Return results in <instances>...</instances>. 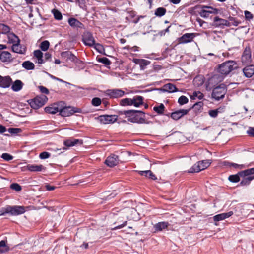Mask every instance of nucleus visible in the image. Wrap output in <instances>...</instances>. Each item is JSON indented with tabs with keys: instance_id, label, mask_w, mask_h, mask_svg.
Listing matches in <instances>:
<instances>
[{
	"instance_id": "f257e3e1",
	"label": "nucleus",
	"mask_w": 254,
	"mask_h": 254,
	"mask_svg": "<svg viewBox=\"0 0 254 254\" xmlns=\"http://www.w3.org/2000/svg\"><path fill=\"white\" fill-rule=\"evenodd\" d=\"M128 118L131 122L142 123L144 122V114L143 112L138 110H125L122 112Z\"/></svg>"
},
{
	"instance_id": "f03ea898",
	"label": "nucleus",
	"mask_w": 254,
	"mask_h": 254,
	"mask_svg": "<svg viewBox=\"0 0 254 254\" xmlns=\"http://www.w3.org/2000/svg\"><path fill=\"white\" fill-rule=\"evenodd\" d=\"M27 207L23 206L8 205L3 208V212L0 214V216L4 215L6 213L10 214L11 215L17 216L23 214L28 210Z\"/></svg>"
},
{
	"instance_id": "7ed1b4c3",
	"label": "nucleus",
	"mask_w": 254,
	"mask_h": 254,
	"mask_svg": "<svg viewBox=\"0 0 254 254\" xmlns=\"http://www.w3.org/2000/svg\"><path fill=\"white\" fill-rule=\"evenodd\" d=\"M239 175L241 177L243 178L240 185L242 186L248 185L254 179V168L240 171Z\"/></svg>"
},
{
	"instance_id": "20e7f679",
	"label": "nucleus",
	"mask_w": 254,
	"mask_h": 254,
	"mask_svg": "<svg viewBox=\"0 0 254 254\" xmlns=\"http://www.w3.org/2000/svg\"><path fill=\"white\" fill-rule=\"evenodd\" d=\"M237 67L236 63L233 61H228L221 64L218 68V72L226 75Z\"/></svg>"
},
{
	"instance_id": "39448f33",
	"label": "nucleus",
	"mask_w": 254,
	"mask_h": 254,
	"mask_svg": "<svg viewBox=\"0 0 254 254\" xmlns=\"http://www.w3.org/2000/svg\"><path fill=\"white\" fill-rule=\"evenodd\" d=\"M143 104V97L140 96H136L133 98H124L120 101V105L123 106L133 105L136 107H139Z\"/></svg>"
},
{
	"instance_id": "423d86ee",
	"label": "nucleus",
	"mask_w": 254,
	"mask_h": 254,
	"mask_svg": "<svg viewBox=\"0 0 254 254\" xmlns=\"http://www.w3.org/2000/svg\"><path fill=\"white\" fill-rule=\"evenodd\" d=\"M227 92V88L224 84H221L219 85L214 88L212 90V97L216 101H219L224 98Z\"/></svg>"
},
{
	"instance_id": "0eeeda50",
	"label": "nucleus",
	"mask_w": 254,
	"mask_h": 254,
	"mask_svg": "<svg viewBox=\"0 0 254 254\" xmlns=\"http://www.w3.org/2000/svg\"><path fill=\"white\" fill-rule=\"evenodd\" d=\"M64 104H61L60 106V114L62 116L67 117L75 113H81V109L74 107L68 106L65 107Z\"/></svg>"
},
{
	"instance_id": "6e6552de",
	"label": "nucleus",
	"mask_w": 254,
	"mask_h": 254,
	"mask_svg": "<svg viewBox=\"0 0 254 254\" xmlns=\"http://www.w3.org/2000/svg\"><path fill=\"white\" fill-rule=\"evenodd\" d=\"M48 98L45 95H42L37 96L35 98L30 100V106L35 109H38L43 106L47 101Z\"/></svg>"
},
{
	"instance_id": "1a4fd4ad",
	"label": "nucleus",
	"mask_w": 254,
	"mask_h": 254,
	"mask_svg": "<svg viewBox=\"0 0 254 254\" xmlns=\"http://www.w3.org/2000/svg\"><path fill=\"white\" fill-rule=\"evenodd\" d=\"M210 165L209 160H202L194 164L189 170V173L199 172L208 167Z\"/></svg>"
},
{
	"instance_id": "9d476101",
	"label": "nucleus",
	"mask_w": 254,
	"mask_h": 254,
	"mask_svg": "<svg viewBox=\"0 0 254 254\" xmlns=\"http://www.w3.org/2000/svg\"><path fill=\"white\" fill-rule=\"evenodd\" d=\"M241 62L245 64H250L252 62L251 50L250 47H246L242 55Z\"/></svg>"
},
{
	"instance_id": "9b49d317",
	"label": "nucleus",
	"mask_w": 254,
	"mask_h": 254,
	"mask_svg": "<svg viewBox=\"0 0 254 254\" xmlns=\"http://www.w3.org/2000/svg\"><path fill=\"white\" fill-rule=\"evenodd\" d=\"M218 12V10L217 8L211 6H203L199 12V14L202 17L207 18L210 14H217Z\"/></svg>"
},
{
	"instance_id": "f8f14e48",
	"label": "nucleus",
	"mask_w": 254,
	"mask_h": 254,
	"mask_svg": "<svg viewBox=\"0 0 254 254\" xmlns=\"http://www.w3.org/2000/svg\"><path fill=\"white\" fill-rule=\"evenodd\" d=\"M82 42L85 45L91 47L95 44V40L91 32L86 31L82 35Z\"/></svg>"
},
{
	"instance_id": "ddd939ff",
	"label": "nucleus",
	"mask_w": 254,
	"mask_h": 254,
	"mask_svg": "<svg viewBox=\"0 0 254 254\" xmlns=\"http://www.w3.org/2000/svg\"><path fill=\"white\" fill-rule=\"evenodd\" d=\"M196 35L197 34L195 33H185L179 38L178 41L180 44L190 43L193 41L194 38L196 36Z\"/></svg>"
},
{
	"instance_id": "4468645a",
	"label": "nucleus",
	"mask_w": 254,
	"mask_h": 254,
	"mask_svg": "<svg viewBox=\"0 0 254 254\" xmlns=\"http://www.w3.org/2000/svg\"><path fill=\"white\" fill-rule=\"evenodd\" d=\"M98 120L101 123L104 124L113 123L117 120L116 115H101L98 118Z\"/></svg>"
},
{
	"instance_id": "2eb2a0df",
	"label": "nucleus",
	"mask_w": 254,
	"mask_h": 254,
	"mask_svg": "<svg viewBox=\"0 0 254 254\" xmlns=\"http://www.w3.org/2000/svg\"><path fill=\"white\" fill-rule=\"evenodd\" d=\"M61 104H64L63 102H59L51 105L45 108L46 113L54 114L57 112H60V106Z\"/></svg>"
},
{
	"instance_id": "dca6fc26",
	"label": "nucleus",
	"mask_w": 254,
	"mask_h": 254,
	"mask_svg": "<svg viewBox=\"0 0 254 254\" xmlns=\"http://www.w3.org/2000/svg\"><path fill=\"white\" fill-rule=\"evenodd\" d=\"M106 94L110 98H117L123 96L125 92L119 89H109L106 91Z\"/></svg>"
},
{
	"instance_id": "f3484780",
	"label": "nucleus",
	"mask_w": 254,
	"mask_h": 254,
	"mask_svg": "<svg viewBox=\"0 0 254 254\" xmlns=\"http://www.w3.org/2000/svg\"><path fill=\"white\" fill-rule=\"evenodd\" d=\"M118 162V157L114 154H112L108 156L105 162V164L110 167L117 165Z\"/></svg>"
},
{
	"instance_id": "a211bd4d",
	"label": "nucleus",
	"mask_w": 254,
	"mask_h": 254,
	"mask_svg": "<svg viewBox=\"0 0 254 254\" xmlns=\"http://www.w3.org/2000/svg\"><path fill=\"white\" fill-rule=\"evenodd\" d=\"M188 112L189 110L180 109L172 113L171 114V117L172 119L177 120L183 116L186 115Z\"/></svg>"
},
{
	"instance_id": "6ab92c4d",
	"label": "nucleus",
	"mask_w": 254,
	"mask_h": 254,
	"mask_svg": "<svg viewBox=\"0 0 254 254\" xmlns=\"http://www.w3.org/2000/svg\"><path fill=\"white\" fill-rule=\"evenodd\" d=\"M11 83L12 79L10 76L2 77L0 75V87L3 88L9 87Z\"/></svg>"
},
{
	"instance_id": "aec40b11",
	"label": "nucleus",
	"mask_w": 254,
	"mask_h": 254,
	"mask_svg": "<svg viewBox=\"0 0 254 254\" xmlns=\"http://www.w3.org/2000/svg\"><path fill=\"white\" fill-rule=\"evenodd\" d=\"M69 25L74 28H83V24L79 20L74 18H70L68 20Z\"/></svg>"
},
{
	"instance_id": "412c9836",
	"label": "nucleus",
	"mask_w": 254,
	"mask_h": 254,
	"mask_svg": "<svg viewBox=\"0 0 254 254\" xmlns=\"http://www.w3.org/2000/svg\"><path fill=\"white\" fill-rule=\"evenodd\" d=\"M214 23L215 27H222L223 26H229V22L228 20L219 18L216 16L214 19Z\"/></svg>"
},
{
	"instance_id": "4be33fe9",
	"label": "nucleus",
	"mask_w": 254,
	"mask_h": 254,
	"mask_svg": "<svg viewBox=\"0 0 254 254\" xmlns=\"http://www.w3.org/2000/svg\"><path fill=\"white\" fill-rule=\"evenodd\" d=\"M27 169L31 172H40L45 170V168L42 165L28 164Z\"/></svg>"
},
{
	"instance_id": "5701e85b",
	"label": "nucleus",
	"mask_w": 254,
	"mask_h": 254,
	"mask_svg": "<svg viewBox=\"0 0 254 254\" xmlns=\"http://www.w3.org/2000/svg\"><path fill=\"white\" fill-rule=\"evenodd\" d=\"M61 56L67 61H70L71 62H75L77 59L76 57L69 51L62 52L61 53Z\"/></svg>"
},
{
	"instance_id": "b1692460",
	"label": "nucleus",
	"mask_w": 254,
	"mask_h": 254,
	"mask_svg": "<svg viewBox=\"0 0 254 254\" xmlns=\"http://www.w3.org/2000/svg\"><path fill=\"white\" fill-rule=\"evenodd\" d=\"M0 59L4 63H8L11 61V54L7 51H2L0 53Z\"/></svg>"
},
{
	"instance_id": "393cba45",
	"label": "nucleus",
	"mask_w": 254,
	"mask_h": 254,
	"mask_svg": "<svg viewBox=\"0 0 254 254\" xmlns=\"http://www.w3.org/2000/svg\"><path fill=\"white\" fill-rule=\"evenodd\" d=\"M245 76L248 78L251 77L254 74V65H249L243 69Z\"/></svg>"
},
{
	"instance_id": "a878e982",
	"label": "nucleus",
	"mask_w": 254,
	"mask_h": 254,
	"mask_svg": "<svg viewBox=\"0 0 254 254\" xmlns=\"http://www.w3.org/2000/svg\"><path fill=\"white\" fill-rule=\"evenodd\" d=\"M78 144H82V141L77 139L71 138L64 141V145L67 147H72Z\"/></svg>"
},
{
	"instance_id": "bb28decb",
	"label": "nucleus",
	"mask_w": 254,
	"mask_h": 254,
	"mask_svg": "<svg viewBox=\"0 0 254 254\" xmlns=\"http://www.w3.org/2000/svg\"><path fill=\"white\" fill-rule=\"evenodd\" d=\"M160 91L168 92H173L177 91L176 87L173 84L168 83L164 85Z\"/></svg>"
},
{
	"instance_id": "cd10ccee",
	"label": "nucleus",
	"mask_w": 254,
	"mask_h": 254,
	"mask_svg": "<svg viewBox=\"0 0 254 254\" xmlns=\"http://www.w3.org/2000/svg\"><path fill=\"white\" fill-rule=\"evenodd\" d=\"M19 43H17V44H13L12 46V50L13 52L15 53L23 54L26 52V48L20 46Z\"/></svg>"
},
{
	"instance_id": "c85d7f7f",
	"label": "nucleus",
	"mask_w": 254,
	"mask_h": 254,
	"mask_svg": "<svg viewBox=\"0 0 254 254\" xmlns=\"http://www.w3.org/2000/svg\"><path fill=\"white\" fill-rule=\"evenodd\" d=\"M224 165L229 166V167H232L235 169H240V170L242 169L246 168L247 167H248L250 166L249 164V165L238 164L237 163H231V162H225Z\"/></svg>"
},
{
	"instance_id": "c756f323",
	"label": "nucleus",
	"mask_w": 254,
	"mask_h": 254,
	"mask_svg": "<svg viewBox=\"0 0 254 254\" xmlns=\"http://www.w3.org/2000/svg\"><path fill=\"white\" fill-rule=\"evenodd\" d=\"M23 83L20 80H15L12 85L11 89L15 92L20 91L23 87Z\"/></svg>"
},
{
	"instance_id": "7c9ffc66",
	"label": "nucleus",
	"mask_w": 254,
	"mask_h": 254,
	"mask_svg": "<svg viewBox=\"0 0 254 254\" xmlns=\"http://www.w3.org/2000/svg\"><path fill=\"white\" fill-rule=\"evenodd\" d=\"M7 38L8 40V42L10 43L17 44V43H20V39L15 34H14L12 32H10L7 35Z\"/></svg>"
},
{
	"instance_id": "2f4dec72",
	"label": "nucleus",
	"mask_w": 254,
	"mask_h": 254,
	"mask_svg": "<svg viewBox=\"0 0 254 254\" xmlns=\"http://www.w3.org/2000/svg\"><path fill=\"white\" fill-rule=\"evenodd\" d=\"M9 247L7 245V240H1L0 241V253H5L8 252Z\"/></svg>"
},
{
	"instance_id": "473e14b6",
	"label": "nucleus",
	"mask_w": 254,
	"mask_h": 254,
	"mask_svg": "<svg viewBox=\"0 0 254 254\" xmlns=\"http://www.w3.org/2000/svg\"><path fill=\"white\" fill-rule=\"evenodd\" d=\"M138 173L141 176H145L146 177H148L152 180L157 179V177L155 176L154 174L150 171V170H146V171H138Z\"/></svg>"
},
{
	"instance_id": "72a5a7b5",
	"label": "nucleus",
	"mask_w": 254,
	"mask_h": 254,
	"mask_svg": "<svg viewBox=\"0 0 254 254\" xmlns=\"http://www.w3.org/2000/svg\"><path fill=\"white\" fill-rule=\"evenodd\" d=\"M34 55L36 58L37 62L39 64H42L44 63L43 59V53L39 50L34 51Z\"/></svg>"
},
{
	"instance_id": "f704fd0d",
	"label": "nucleus",
	"mask_w": 254,
	"mask_h": 254,
	"mask_svg": "<svg viewBox=\"0 0 254 254\" xmlns=\"http://www.w3.org/2000/svg\"><path fill=\"white\" fill-rule=\"evenodd\" d=\"M22 65V67L27 70H32L35 67L34 64L29 61L24 62Z\"/></svg>"
},
{
	"instance_id": "c9c22d12",
	"label": "nucleus",
	"mask_w": 254,
	"mask_h": 254,
	"mask_svg": "<svg viewBox=\"0 0 254 254\" xmlns=\"http://www.w3.org/2000/svg\"><path fill=\"white\" fill-rule=\"evenodd\" d=\"M10 27L4 24H0V32L2 34H7L10 33Z\"/></svg>"
},
{
	"instance_id": "e433bc0d",
	"label": "nucleus",
	"mask_w": 254,
	"mask_h": 254,
	"mask_svg": "<svg viewBox=\"0 0 254 254\" xmlns=\"http://www.w3.org/2000/svg\"><path fill=\"white\" fill-rule=\"evenodd\" d=\"M204 97V95L202 93H201L200 91H194L193 92L192 94L190 96V98L191 99H202Z\"/></svg>"
},
{
	"instance_id": "4c0bfd02",
	"label": "nucleus",
	"mask_w": 254,
	"mask_h": 254,
	"mask_svg": "<svg viewBox=\"0 0 254 254\" xmlns=\"http://www.w3.org/2000/svg\"><path fill=\"white\" fill-rule=\"evenodd\" d=\"M241 177L240 175H239V172L235 175H230L228 177V180L233 183H238L240 181Z\"/></svg>"
},
{
	"instance_id": "58836bf2",
	"label": "nucleus",
	"mask_w": 254,
	"mask_h": 254,
	"mask_svg": "<svg viewBox=\"0 0 254 254\" xmlns=\"http://www.w3.org/2000/svg\"><path fill=\"white\" fill-rule=\"evenodd\" d=\"M52 13L54 15L55 19L56 20H61L62 19V14L58 10L54 9L52 10Z\"/></svg>"
},
{
	"instance_id": "ea45409f",
	"label": "nucleus",
	"mask_w": 254,
	"mask_h": 254,
	"mask_svg": "<svg viewBox=\"0 0 254 254\" xmlns=\"http://www.w3.org/2000/svg\"><path fill=\"white\" fill-rule=\"evenodd\" d=\"M49 46H50V43H49V41L45 40V41H43L41 43L40 47L42 51H46L49 49Z\"/></svg>"
},
{
	"instance_id": "a19ab883",
	"label": "nucleus",
	"mask_w": 254,
	"mask_h": 254,
	"mask_svg": "<svg viewBox=\"0 0 254 254\" xmlns=\"http://www.w3.org/2000/svg\"><path fill=\"white\" fill-rule=\"evenodd\" d=\"M189 101L188 99L185 96H181L178 99V103L180 105H184L187 103Z\"/></svg>"
},
{
	"instance_id": "79ce46f5",
	"label": "nucleus",
	"mask_w": 254,
	"mask_h": 254,
	"mask_svg": "<svg viewBox=\"0 0 254 254\" xmlns=\"http://www.w3.org/2000/svg\"><path fill=\"white\" fill-rule=\"evenodd\" d=\"M8 131L11 134H17L21 132V129L18 128H10L8 129Z\"/></svg>"
},
{
	"instance_id": "37998d69",
	"label": "nucleus",
	"mask_w": 254,
	"mask_h": 254,
	"mask_svg": "<svg viewBox=\"0 0 254 254\" xmlns=\"http://www.w3.org/2000/svg\"><path fill=\"white\" fill-rule=\"evenodd\" d=\"M98 61L99 62L104 64L106 65H110L111 64L110 61L108 58H107L106 57H103V58H99L98 60Z\"/></svg>"
},
{
	"instance_id": "c03bdc74",
	"label": "nucleus",
	"mask_w": 254,
	"mask_h": 254,
	"mask_svg": "<svg viewBox=\"0 0 254 254\" xmlns=\"http://www.w3.org/2000/svg\"><path fill=\"white\" fill-rule=\"evenodd\" d=\"M93 46H94L95 49L100 53H102L104 51L103 46L100 44H96L95 43V44Z\"/></svg>"
},
{
	"instance_id": "a18cd8bd",
	"label": "nucleus",
	"mask_w": 254,
	"mask_h": 254,
	"mask_svg": "<svg viewBox=\"0 0 254 254\" xmlns=\"http://www.w3.org/2000/svg\"><path fill=\"white\" fill-rule=\"evenodd\" d=\"M101 103V100L99 98L95 97L92 100V104L94 106H99Z\"/></svg>"
},
{
	"instance_id": "49530a36",
	"label": "nucleus",
	"mask_w": 254,
	"mask_h": 254,
	"mask_svg": "<svg viewBox=\"0 0 254 254\" xmlns=\"http://www.w3.org/2000/svg\"><path fill=\"white\" fill-rule=\"evenodd\" d=\"M219 109H215V110H209V112H208L209 115L211 117L216 118L218 116V113H219Z\"/></svg>"
},
{
	"instance_id": "de8ad7c7",
	"label": "nucleus",
	"mask_w": 254,
	"mask_h": 254,
	"mask_svg": "<svg viewBox=\"0 0 254 254\" xmlns=\"http://www.w3.org/2000/svg\"><path fill=\"white\" fill-rule=\"evenodd\" d=\"M10 188L16 191H20L21 190V187L17 183H13L10 185Z\"/></svg>"
},
{
	"instance_id": "09e8293b",
	"label": "nucleus",
	"mask_w": 254,
	"mask_h": 254,
	"mask_svg": "<svg viewBox=\"0 0 254 254\" xmlns=\"http://www.w3.org/2000/svg\"><path fill=\"white\" fill-rule=\"evenodd\" d=\"M51 154L50 153L47 152H43L39 155V157L41 159H45L50 157Z\"/></svg>"
},
{
	"instance_id": "8fccbe9b",
	"label": "nucleus",
	"mask_w": 254,
	"mask_h": 254,
	"mask_svg": "<svg viewBox=\"0 0 254 254\" xmlns=\"http://www.w3.org/2000/svg\"><path fill=\"white\" fill-rule=\"evenodd\" d=\"M1 157L6 161H10L13 159V156L7 153H3Z\"/></svg>"
},
{
	"instance_id": "3c124183",
	"label": "nucleus",
	"mask_w": 254,
	"mask_h": 254,
	"mask_svg": "<svg viewBox=\"0 0 254 254\" xmlns=\"http://www.w3.org/2000/svg\"><path fill=\"white\" fill-rule=\"evenodd\" d=\"M213 220L215 222L224 220L222 213L215 215L213 217Z\"/></svg>"
},
{
	"instance_id": "603ef678",
	"label": "nucleus",
	"mask_w": 254,
	"mask_h": 254,
	"mask_svg": "<svg viewBox=\"0 0 254 254\" xmlns=\"http://www.w3.org/2000/svg\"><path fill=\"white\" fill-rule=\"evenodd\" d=\"M164 105L162 103H160V115L164 114V115L169 117L170 116V113L167 112L166 113H164Z\"/></svg>"
},
{
	"instance_id": "864d4df0",
	"label": "nucleus",
	"mask_w": 254,
	"mask_h": 254,
	"mask_svg": "<svg viewBox=\"0 0 254 254\" xmlns=\"http://www.w3.org/2000/svg\"><path fill=\"white\" fill-rule=\"evenodd\" d=\"M245 16L247 20H250L253 18V14L248 11H245Z\"/></svg>"
},
{
	"instance_id": "5fc2aeb1",
	"label": "nucleus",
	"mask_w": 254,
	"mask_h": 254,
	"mask_svg": "<svg viewBox=\"0 0 254 254\" xmlns=\"http://www.w3.org/2000/svg\"><path fill=\"white\" fill-rule=\"evenodd\" d=\"M39 88L41 93H44L46 94H48L49 93V90L46 87L42 86H40L39 87Z\"/></svg>"
},
{
	"instance_id": "6e6d98bb",
	"label": "nucleus",
	"mask_w": 254,
	"mask_h": 254,
	"mask_svg": "<svg viewBox=\"0 0 254 254\" xmlns=\"http://www.w3.org/2000/svg\"><path fill=\"white\" fill-rule=\"evenodd\" d=\"M233 214H234L233 212L232 211H229L227 213H222L223 217H224V219H225L226 218H228L231 217V216H232L233 215Z\"/></svg>"
},
{
	"instance_id": "4d7b16f0",
	"label": "nucleus",
	"mask_w": 254,
	"mask_h": 254,
	"mask_svg": "<svg viewBox=\"0 0 254 254\" xmlns=\"http://www.w3.org/2000/svg\"><path fill=\"white\" fill-rule=\"evenodd\" d=\"M247 132L249 136L254 137V127H249Z\"/></svg>"
},
{
	"instance_id": "13d9d810",
	"label": "nucleus",
	"mask_w": 254,
	"mask_h": 254,
	"mask_svg": "<svg viewBox=\"0 0 254 254\" xmlns=\"http://www.w3.org/2000/svg\"><path fill=\"white\" fill-rule=\"evenodd\" d=\"M168 225V222H160V230L162 229H165L167 227Z\"/></svg>"
},
{
	"instance_id": "bf43d9fd",
	"label": "nucleus",
	"mask_w": 254,
	"mask_h": 254,
	"mask_svg": "<svg viewBox=\"0 0 254 254\" xmlns=\"http://www.w3.org/2000/svg\"><path fill=\"white\" fill-rule=\"evenodd\" d=\"M127 221H125L123 224L119 225L116 227H115L114 228H113L114 230L121 229L123 227H124L125 226L127 225Z\"/></svg>"
},
{
	"instance_id": "052dcab7",
	"label": "nucleus",
	"mask_w": 254,
	"mask_h": 254,
	"mask_svg": "<svg viewBox=\"0 0 254 254\" xmlns=\"http://www.w3.org/2000/svg\"><path fill=\"white\" fill-rule=\"evenodd\" d=\"M45 187L46 188V189L48 190H54L55 189V187L54 186H52L49 184H46L45 185Z\"/></svg>"
},
{
	"instance_id": "680f3d73",
	"label": "nucleus",
	"mask_w": 254,
	"mask_h": 254,
	"mask_svg": "<svg viewBox=\"0 0 254 254\" xmlns=\"http://www.w3.org/2000/svg\"><path fill=\"white\" fill-rule=\"evenodd\" d=\"M166 9L163 7H160V17L165 15L166 13Z\"/></svg>"
},
{
	"instance_id": "e2e57ef3",
	"label": "nucleus",
	"mask_w": 254,
	"mask_h": 254,
	"mask_svg": "<svg viewBox=\"0 0 254 254\" xmlns=\"http://www.w3.org/2000/svg\"><path fill=\"white\" fill-rule=\"evenodd\" d=\"M149 62L146 60L142 59L141 63H140L141 65H147L149 64Z\"/></svg>"
},
{
	"instance_id": "0e129e2a",
	"label": "nucleus",
	"mask_w": 254,
	"mask_h": 254,
	"mask_svg": "<svg viewBox=\"0 0 254 254\" xmlns=\"http://www.w3.org/2000/svg\"><path fill=\"white\" fill-rule=\"evenodd\" d=\"M6 130V128L4 126L0 124V133H3Z\"/></svg>"
},
{
	"instance_id": "69168bd1",
	"label": "nucleus",
	"mask_w": 254,
	"mask_h": 254,
	"mask_svg": "<svg viewBox=\"0 0 254 254\" xmlns=\"http://www.w3.org/2000/svg\"><path fill=\"white\" fill-rule=\"evenodd\" d=\"M170 27V26H168V27L166 28L164 30H162L161 32H160V35L161 36L164 35L165 34V33L166 32H169V29Z\"/></svg>"
},
{
	"instance_id": "338daca9",
	"label": "nucleus",
	"mask_w": 254,
	"mask_h": 254,
	"mask_svg": "<svg viewBox=\"0 0 254 254\" xmlns=\"http://www.w3.org/2000/svg\"><path fill=\"white\" fill-rule=\"evenodd\" d=\"M181 0H169V2L174 4H179Z\"/></svg>"
},
{
	"instance_id": "774afa93",
	"label": "nucleus",
	"mask_w": 254,
	"mask_h": 254,
	"mask_svg": "<svg viewBox=\"0 0 254 254\" xmlns=\"http://www.w3.org/2000/svg\"><path fill=\"white\" fill-rule=\"evenodd\" d=\"M142 59H134L133 60V61L134 63H135L136 64H140V63H141Z\"/></svg>"
}]
</instances>
